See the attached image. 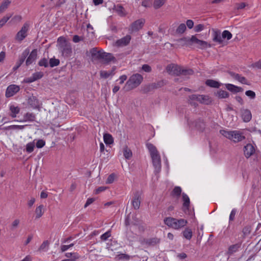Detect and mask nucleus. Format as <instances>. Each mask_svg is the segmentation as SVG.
Returning a JSON list of instances; mask_svg holds the SVG:
<instances>
[{"mask_svg": "<svg viewBox=\"0 0 261 261\" xmlns=\"http://www.w3.org/2000/svg\"><path fill=\"white\" fill-rule=\"evenodd\" d=\"M90 53L93 60H99L103 64H108L111 62L114 63L116 61V58L112 54L106 53L102 50H97L96 47L92 48Z\"/></svg>", "mask_w": 261, "mask_h": 261, "instance_id": "obj_1", "label": "nucleus"}, {"mask_svg": "<svg viewBox=\"0 0 261 261\" xmlns=\"http://www.w3.org/2000/svg\"><path fill=\"white\" fill-rule=\"evenodd\" d=\"M178 42L185 41V45L191 46L195 45V46L200 49H205L207 47H211V45L206 41L201 40L198 39L196 35H193L190 38L183 37L177 40Z\"/></svg>", "mask_w": 261, "mask_h": 261, "instance_id": "obj_2", "label": "nucleus"}, {"mask_svg": "<svg viewBox=\"0 0 261 261\" xmlns=\"http://www.w3.org/2000/svg\"><path fill=\"white\" fill-rule=\"evenodd\" d=\"M57 43L58 49L62 55L66 58L70 57L72 54L71 43L63 36L58 38Z\"/></svg>", "mask_w": 261, "mask_h": 261, "instance_id": "obj_3", "label": "nucleus"}, {"mask_svg": "<svg viewBox=\"0 0 261 261\" xmlns=\"http://www.w3.org/2000/svg\"><path fill=\"white\" fill-rule=\"evenodd\" d=\"M143 80L142 75L139 73H135L131 75L126 82L124 89L127 91L133 90L138 87Z\"/></svg>", "mask_w": 261, "mask_h": 261, "instance_id": "obj_4", "label": "nucleus"}, {"mask_svg": "<svg viewBox=\"0 0 261 261\" xmlns=\"http://www.w3.org/2000/svg\"><path fill=\"white\" fill-rule=\"evenodd\" d=\"M164 223L170 228L174 229H179L186 226L188 222L184 219H177L168 217L164 219Z\"/></svg>", "mask_w": 261, "mask_h": 261, "instance_id": "obj_5", "label": "nucleus"}, {"mask_svg": "<svg viewBox=\"0 0 261 261\" xmlns=\"http://www.w3.org/2000/svg\"><path fill=\"white\" fill-rule=\"evenodd\" d=\"M29 27V23L28 22H25L20 30L16 34L15 39L20 42L22 41L27 37Z\"/></svg>", "mask_w": 261, "mask_h": 261, "instance_id": "obj_6", "label": "nucleus"}, {"mask_svg": "<svg viewBox=\"0 0 261 261\" xmlns=\"http://www.w3.org/2000/svg\"><path fill=\"white\" fill-rule=\"evenodd\" d=\"M141 195V192L139 191H136L133 193L132 204L133 208L136 210H139L140 207L142 200Z\"/></svg>", "mask_w": 261, "mask_h": 261, "instance_id": "obj_7", "label": "nucleus"}, {"mask_svg": "<svg viewBox=\"0 0 261 261\" xmlns=\"http://www.w3.org/2000/svg\"><path fill=\"white\" fill-rule=\"evenodd\" d=\"M145 22V20L143 18H141L135 21L130 25L129 31L130 33L138 32L143 28Z\"/></svg>", "mask_w": 261, "mask_h": 261, "instance_id": "obj_8", "label": "nucleus"}, {"mask_svg": "<svg viewBox=\"0 0 261 261\" xmlns=\"http://www.w3.org/2000/svg\"><path fill=\"white\" fill-rule=\"evenodd\" d=\"M28 106L34 109L40 110L41 105L37 97L33 95L29 96L27 99Z\"/></svg>", "mask_w": 261, "mask_h": 261, "instance_id": "obj_9", "label": "nucleus"}, {"mask_svg": "<svg viewBox=\"0 0 261 261\" xmlns=\"http://www.w3.org/2000/svg\"><path fill=\"white\" fill-rule=\"evenodd\" d=\"M182 199L184 202L183 204H182V211L184 212V213L186 214H188V215L192 214V212L190 210V199H189L188 196L185 193H183L182 194Z\"/></svg>", "mask_w": 261, "mask_h": 261, "instance_id": "obj_10", "label": "nucleus"}, {"mask_svg": "<svg viewBox=\"0 0 261 261\" xmlns=\"http://www.w3.org/2000/svg\"><path fill=\"white\" fill-rule=\"evenodd\" d=\"M181 66L176 64H169L166 67L167 72L170 74H173L177 76L180 75Z\"/></svg>", "mask_w": 261, "mask_h": 261, "instance_id": "obj_11", "label": "nucleus"}, {"mask_svg": "<svg viewBox=\"0 0 261 261\" xmlns=\"http://www.w3.org/2000/svg\"><path fill=\"white\" fill-rule=\"evenodd\" d=\"M20 90L19 86L12 84L9 85L6 89L5 92V96L7 98H10L12 97L17 93H18Z\"/></svg>", "mask_w": 261, "mask_h": 261, "instance_id": "obj_12", "label": "nucleus"}, {"mask_svg": "<svg viewBox=\"0 0 261 261\" xmlns=\"http://www.w3.org/2000/svg\"><path fill=\"white\" fill-rule=\"evenodd\" d=\"M154 168V173L158 174L161 169V159L159 154L151 156Z\"/></svg>", "mask_w": 261, "mask_h": 261, "instance_id": "obj_13", "label": "nucleus"}, {"mask_svg": "<svg viewBox=\"0 0 261 261\" xmlns=\"http://www.w3.org/2000/svg\"><path fill=\"white\" fill-rule=\"evenodd\" d=\"M29 53H30V50L28 48L25 49L22 52V53L21 54V55L19 57L18 61L16 62V65L14 66L13 67V70L14 71H16V70H17L19 68V67L22 65V64L25 61V60L26 58L27 57V56L29 55Z\"/></svg>", "mask_w": 261, "mask_h": 261, "instance_id": "obj_14", "label": "nucleus"}, {"mask_svg": "<svg viewBox=\"0 0 261 261\" xmlns=\"http://www.w3.org/2000/svg\"><path fill=\"white\" fill-rule=\"evenodd\" d=\"M245 139V137L243 135V134L238 130L231 131V134L230 137L231 140H232L234 142H239Z\"/></svg>", "mask_w": 261, "mask_h": 261, "instance_id": "obj_15", "label": "nucleus"}, {"mask_svg": "<svg viewBox=\"0 0 261 261\" xmlns=\"http://www.w3.org/2000/svg\"><path fill=\"white\" fill-rule=\"evenodd\" d=\"M228 73L232 77L237 80L241 83L247 85H250V83L248 81L245 77L242 76L241 75L231 71H228Z\"/></svg>", "mask_w": 261, "mask_h": 261, "instance_id": "obj_16", "label": "nucleus"}, {"mask_svg": "<svg viewBox=\"0 0 261 261\" xmlns=\"http://www.w3.org/2000/svg\"><path fill=\"white\" fill-rule=\"evenodd\" d=\"M255 152L254 146L250 143L247 144L244 147V153L246 158H249Z\"/></svg>", "mask_w": 261, "mask_h": 261, "instance_id": "obj_17", "label": "nucleus"}, {"mask_svg": "<svg viewBox=\"0 0 261 261\" xmlns=\"http://www.w3.org/2000/svg\"><path fill=\"white\" fill-rule=\"evenodd\" d=\"M131 40V36L129 35H127L125 37L118 39L116 41V45L118 47L124 46L128 45Z\"/></svg>", "mask_w": 261, "mask_h": 261, "instance_id": "obj_18", "label": "nucleus"}, {"mask_svg": "<svg viewBox=\"0 0 261 261\" xmlns=\"http://www.w3.org/2000/svg\"><path fill=\"white\" fill-rule=\"evenodd\" d=\"M161 242V239L157 237L151 238L144 240V243L148 246L153 247Z\"/></svg>", "mask_w": 261, "mask_h": 261, "instance_id": "obj_19", "label": "nucleus"}, {"mask_svg": "<svg viewBox=\"0 0 261 261\" xmlns=\"http://www.w3.org/2000/svg\"><path fill=\"white\" fill-rule=\"evenodd\" d=\"M226 88L230 92L233 93H237L239 92H242L244 89L239 86H237L231 84H226L225 85Z\"/></svg>", "mask_w": 261, "mask_h": 261, "instance_id": "obj_20", "label": "nucleus"}, {"mask_svg": "<svg viewBox=\"0 0 261 261\" xmlns=\"http://www.w3.org/2000/svg\"><path fill=\"white\" fill-rule=\"evenodd\" d=\"M37 57V49H33L30 55H29L28 58L27 59L25 64L27 66H29L31 65L34 61H35Z\"/></svg>", "mask_w": 261, "mask_h": 261, "instance_id": "obj_21", "label": "nucleus"}, {"mask_svg": "<svg viewBox=\"0 0 261 261\" xmlns=\"http://www.w3.org/2000/svg\"><path fill=\"white\" fill-rule=\"evenodd\" d=\"M242 118L245 122H249L252 118L251 111L248 109L241 110Z\"/></svg>", "mask_w": 261, "mask_h": 261, "instance_id": "obj_22", "label": "nucleus"}, {"mask_svg": "<svg viewBox=\"0 0 261 261\" xmlns=\"http://www.w3.org/2000/svg\"><path fill=\"white\" fill-rule=\"evenodd\" d=\"M196 128L200 131H203L205 127V123L203 119H198L193 122Z\"/></svg>", "mask_w": 261, "mask_h": 261, "instance_id": "obj_23", "label": "nucleus"}, {"mask_svg": "<svg viewBox=\"0 0 261 261\" xmlns=\"http://www.w3.org/2000/svg\"><path fill=\"white\" fill-rule=\"evenodd\" d=\"M241 246V243H238L234 245H232L228 247L227 254L229 255L233 254L239 250V249Z\"/></svg>", "mask_w": 261, "mask_h": 261, "instance_id": "obj_24", "label": "nucleus"}, {"mask_svg": "<svg viewBox=\"0 0 261 261\" xmlns=\"http://www.w3.org/2000/svg\"><path fill=\"white\" fill-rule=\"evenodd\" d=\"M153 86L154 85H153L152 83L143 85L141 87V91L143 94L148 93L155 90Z\"/></svg>", "mask_w": 261, "mask_h": 261, "instance_id": "obj_25", "label": "nucleus"}, {"mask_svg": "<svg viewBox=\"0 0 261 261\" xmlns=\"http://www.w3.org/2000/svg\"><path fill=\"white\" fill-rule=\"evenodd\" d=\"M205 84L210 87L219 88L221 84L216 81L213 80H207L205 81Z\"/></svg>", "mask_w": 261, "mask_h": 261, "instance_id": "obj_26", "label": "nucleus"}, {"mask_svg": "<svg viewBox=\"0 0 261 261\" xmlns=\"http://www.w3.org/2000/svg\"><path fill=\"white\" fill-rule=\"evenodd\" d=\"M10 110L11 111V114L10 116L12 118H15L16 117V115L18 114L20 112V108L18 106H15L14 105H11L10 106Z\"/></svg>", "mask_w": 261, "mask_h": 261, "instance_id": "obj_27", "label": "nucleus"}, {"mask_svg": "<svg viewBox=\"0 0 261 261\" xmlns=\"http://www.w3.org/2000/svg\"><path fill=\"white\" fill-rule=\"evenodd\" d=\"M215 94L219 98H226L229 96V93L226 91L223 90H220L218 91Z\"/></svg>", "mask_w": 261, "mask_h": 261, "instance_id": "obj_28", "label": "nucleus"}, {"mask_svg": "<svg viewBox=\"0 0 261 261\" xmlns=\"http://www.w3.org/2000/svg\"><path fill=\"white\" fill-rule=\"evenodd\" d=\"M199 102L208 105L212 103V100L208 95H200Z\"/></svg>", "mask_w": 261, "mask_h": 261, "instance_id": "obj_29", "label": "nucleus"}, {"mask_svg": "<svg viewBox=\"0 0 261 261\" xmlns=\"http://www.w3.org/2000/svg\"><path fill=\"white\" fill-rule=\"evenodd\" d=\"M213 41L214 42H218L219 44H221L223 42L222 35L221 36V33L220 31H215L214 34Z\"/></svg>", "mask_w": 261, "mask_h": 261, "instance_id": "obj_30", "label": "nucleus"}, {"mask_svg": "<svg viewBox=\"0 0 261 261\" xmlns=\"http://www.w3.org/2000/svg\"><path fill=\"white\" fill-rule=\"evenodd\" d=\"M146 146L150 152L151 156L159 154L155 146H154L152 144L147 143Z\"/></svg>", "mask_w": 261, "mask_h": 261, "instance_id": "obj_31", "label": "nucleus"}, {"mask_svg": "<svg viewBox=\"0 0 261 261\" xmlns=\"http://www.w3.org/2000/svg\"><path fill=\"white\" fill-rule=\"evenodd\" d=\"M103 140L107 145H111L114 142L113 138L112 135L108 133H105L103 135Z\"/></svg>", "mask_w": 261, "mask_h": 261, "instance_id": "obj_32", "label": "nucleus"}, {"mask_svg": "<svg viewBox=\"0 0 261 261\" xmlns=\"http://www.w3.org/2000/svg\"><path fill=\"white\" fill-rule=\"evenodd\" d=\"M181 194V189L180 187L176 186L174 187L171 193V195L173 197L179 198Z\"/></svg>", "mask_w": 261, "mask_h": 261, "instance_id": "obj_33", "label": "nucleus"}, {"mask_svg": "<svg viewBox=\"0 0 261 261\" xmlns=\"http://www.w3.org/2000/svg\"><path fill=\"white\" fill-rule=\"evenodd\" d=\"M252 227L251 225H247L244 226L242 229L243 237V238H246L249 236L251 232Z\"/></svg>", "mask_w": 261, "mask_h": 261, "instance_id": "obj_34", "label": "nucleus"}, {"mask_svg": "<svg viewBox=\"0 0 261 261\" xmlns=\"http://www.w3.org/2000/svg\"><path fill=\"white\" fill-rule=\"evenodd\" d=\"M182 234L184 238L187 240H190L192 237V231L190 228H186L182 231Z\"/></svg>", "mask_w": 261, "mask_h": 261, "instance_id": "obj_35", "label": "nucleus"}, {"mask_svg": "<svg viewBox=\"0 0 261 261\" xmlns=\"http://www.w3.org/2000/svg\"><path fill=\"white\" fill-rule=\"evenodd\" d=\"M115 10L120 16H125L124 9L122 5H117V6H115Z\"/></svg>", "mask_w": 261, "mask_h": 261, "instance_id": "obj_36", "label": "nucleus"}, {"mask_svg": "<svg viewBox=\"0 0 261 261\" xmlns=\"http://www.w3.org/2000/svg\"><path fill=\"white\" fill-rule=\"evenodd\" d=\"M123 155L126 159H130L132 156V152L130 149L125 146L123 149Z\"/></svg>", "mask_w": 261, "mask_h": 261, "instance_id": "obj_37", "label": "nucleus"}, {"mask_svg": "<svg viewBox=\"0 0 261 261\" xmlns=\"http://www.w3.org/2000/svg\"><path fill=\"white\" fill-rule=\"evenodd\" d=\"M194 73V71L192 69H185L182 67L181 69L180 75L184 76L192 75Z\"/></svg>", "mask_w": 261, "mask_h": 261, "instance_id": "obj_38", "label": "nucleus"}, {"mask_svg": "<svg viewBox=\"0 0 261 261\" xmlns=\"http://www.w3.org/2000/svg\"><path fill=\"white\" fill-rule=\"evenodd\" d=\"M49 242L48 240L44 241L40 246L39 251H46L49 247Z\"/></svg>", "mask_w": 261, "mask_h": 261, "instance_id": "obj_39", "label": "nucleus"}, {"mask_svg": "<svg viewBox=\"0 0 261 261\" xmlns=\"http://www.w3.org/2000/svg\"><path fill=\"white\" fill-rule=\"evenodd\" d=\"M186 26L184 23H181L176 30V33L178 34H183L186 30Z\"/></svg>", "mask_w": 261, "mask_h": 261, "instance_id": "obj_40", "label": "nucleus"}, {"mask_svg": "<svg viewBox=\"0 0 261 261\" xmlns=\"http://www.w3.org/2000/svg\"><path fill=\"white\" fill-rule=\"evenodd\" d=\"M24 118L25 120L34 121L35 119V115L33 113H27L24 116Z\"/></svg>", "mask_w": 261, "mask_h": 261, "instance_id": "obj_41", "label": "nucleus"}, {"mask_svg": "<svg viewBox=\"0 0 261 261\" xmlns=\"http://www.w3.org/2000/svg\"><path fill=\"white\" fill-rule=\"evenodd\" d=\"M232 36L231 33L227 30L224 31L222 33V39H226L228 40H230L232 38Z\"/></svg>", "mask_w": 261, "mask_h": 261, "instance_id": "obj_42", "label": "nucleus"}, {"mask_svg": "<svg viewBox=\"0 0 261 261\" xmlns=\"http://www.w3.org/2000/svg\"><path fill=\"white\" fill-rule=\"evenodd\" d=\"M43 206L42 205H40L39 206L37 207L35 210V213L36 214V218L37 219L40 218L42 214V208Z\"/></svg>", "mask_w": 261, "mask_h": 261, "instance_id": "obj_43", "label": "nucleus"}, {"mask_svg": "<svg viewBox=\"0 0 261 261\" xmlns=\"http://www.w3.org/2000/svg\"><path fill=\"white\" fill-rule=\"evenodd\" d=\"M35 147L34 142H30L26 145V151L28 153H31L34 151Z\"/></svg>", "mask_w": 261, "mask_h": 261, "instance_id": "obj_44", "label": "nucleus"}, {"mask_svg": "<svg viewBox=\"0 0 261 261\" xmlns=\"http://www.w3.org/2000/svg\"><path fill=\"white\" fill-rule=\"evenodd\" d=\"M116 258L117 259V260H129L130 258V256L125 253H120L118 254Z\"/></svg>", "mask_w": 261, "mask_h": 261, "instance_id": "obj_45", "label": "nucleus"}, {"mask_svg": "<svg viewBox=\"0 0 261 261\" xmlns=\"http://www.w3.org/2000/svg\"><path fill=\"white\" fill-rule=\"evenodd\" d=\"M49 66L51 67L57 66L60 64V60L55 58H51L49 62Z\"/></svg>", "mask_w": 261, "mask_h": 261, "instance_id": "obj_46", "label": "nucleus"}, {"mask_svg": "<svg viewBox=\"0 0 261 261\" xmlns=\"http://www.w3.org/2000/svg\"><path fill=\"white\" fill-rule=\"evenodd\" d=\"M164 4V0H154L153 3V7L155 9H158L161 7Z\"/></svg>", "mask_w": 261, "mask_h": 261, "instance_id": "obj_47", "label": "nucleus"}, {"mask_svg": "<svg viewBox=\"0 0 261 261\" xmlns=\"http://www.w3.org/2000/svg\"><path fill=\"white\" fill-rule=\"evenodd\" d=\"M43 75L44 74L41 71L36 72L32 74V76L35 81L41 79L43 76Z\"/></svg>", "mask_w": 261, "mask_h": 261, "instance_id": "obj_48", "label": "nucleus"}, {"mask_svg": "<svg viewBox=\"0 0 261 261\" xmlns=\"http://www.w3.org/2000/svg\"><path fill=\"white\" fill-rule=\"evenodd\" d=\"M220 133L223 136L227 138V139L229 140L230 139L231 131H228L224 129H221L220 130Z\"/></svg>", "mask_w": 261, "mask_h": 261, "instance_id": "obj_49", "label": "nucleus"}, {"mask_svg": "<svg viewBox=\"0 0 261 261\" xmlns=\"http://www.w3.org/2000/svg\"><path fill=\"white\" fill-rule=\"evenodd\" d=\"M38 65L40 66H44V67H47L48 66L47 59L45 58L41 59L38 62Z\"/></svg>", "mask_w": 261, "mask_h": 261, "instance_id": "obj_50", "label": "nucleus"}, {"mask_svg": "<svg viewBox=\"0 0 261 261\" xmlns=\"http://www.w3.org/2000/svg\"><path fill=\"white\" fill-rule=\"evenodd\" d=\"M11 15H6L0 20V28H1L10 18Z\"/></svg>", "mask_w": 261, "mask_h": 261, "instance_id": "obj_51", "label": "nucleus"}, {"mask_svg": "<svg viewBox=\"0 0 261 261\" xmlns=\"http://www.w3.org/2000/svg\"><path fill=\"white\" fill-rule=\"evenodd\" d=\"M111 75H112V72H109L104 70L100 71V76L101 78L107 79Z\"/></svg>", "mask_w": 261, "mask_h": 261, "instance_id": "obj_52", "label": "nucleus"}, {"mask_svg": "<svg viewBox=\"0 0 261 261\" xmlns=\"http://www.w3.org/2000/svg\"><path fill=\"white\" fill-rule=\"evenodd\" d=\"M245 95L250 99H253L256 97L255 93L252 90H247L245 92Z\"/></svg>", "mask_w": 261, "mask_h": 261, "instance_id": "obj_53", "label": "nucleus"}, {"mask_svg": "<svg viewBox=\"0 0 261 261\" xmlns=\"http://www.w3.org/2000/svg\"><path fill=\"white\" fill-rule=\"evenodd\" d=\"M153 85H154V89H156L159 88H161L163 87L165 85L164 81H159L157 82L156 83H152Z\"/></svg>", "mask_w": 261, "mask_h": 261, "instance_id": "obj_54", "label": "nucleus"}, {"mask_svg": "<svg viewBox=\"0 0 261 261\" xmlns=\"http://www.w3.org/2000/svg\"><path fill=\"white\" fill-rule=\"evenodd\" d=\"M200 95L199 94H192L189 96V101H194L196 100L199 102L200 100Z\"/></svg>", "mask_w": 261, "mask_h": 261, "instance_id": "obj_55", "label": "nucleus"}, {"mask_svg": "<svg viewBox=\"0 0 261 261\" xmlns=\"http://www.w3.org/2000/svg\"><path fill=\"white\" fill-rule=\"evenodd\" d=\"M10 3H11V2L9 1V0L5 1L1 4V5L0 6L1 9H2L3 11H4L5 9H6L8 8V6L9 5V4Z\"/></svg>", "mask_w": 261, "mask_h": 261, "instance_id": "obj_56", "label": "nucleus"}, {"mask_svg": "<svg viewBox=\"0 0 261 261\" xmlns=\"http://www.w3.org/2000/svg\"><path fill=\"white\" fill-rule=\"evenodd\" d=\"M237 209H236V208H233L232 210V211L230 214V215H229V222L233 221L234 220L235 216L237 213Z\"/></svg>", "mask_w": 261, "mask_h": 261, "instance_id": "obj_57", "label": "nucleus"}, {"mask_svg": "<svg viewBox=\"0 0 261 261\" xmlns=\"http://www.w3.org/2000/svg\"><path fill=\"white\" fill-rule=\"evenodd\" d=\"M142 70L146 72H150L152 70L151 67L148 64H144L142 65Z\"/></svg>", "mask_w": 261, "mask_h": 261, "instance_id": "obj_58", "label": "nucleus"}, {"mask_svg": "<svg viewBox=\"0 0 261 261\" xmlns=\"http://www.w3.org/2000/svg\"><path fill=\"white\" fill-rule=\"evenodd\" d=\"M45 144V142L42 139L39 140L37 141L36 145L38 148H42Z\"/></svg>", "mask_w": 261, "mask_h": 261, "instance_id": "obj_59", "label": "nucleus"}, {"mask_svg": "<svg viewBox=\"0 0 261 261\" xmlns=\"http://www.w3.org/2000/svg\"><path fill=\"white\" fill-rule=\"evenodd\" d=\"M111 236L110 231H107L100 236V239L103 241H106Z\"/></svg>", "mask_w": 261, "mask_h": 261, "instance_id": "obj_60", "label": "nucleus"}, {"mask_svg": "<svg viewBox=\"0 0 261 261\" xmlns=\"http://www.w3.org/2000/svg\"><path fill=\"white\" fill-rule=\"evenodd\" d=\"M204 29V25L202 24H199L194 27V31L195 32H199Z\"/></svg>", "mask_w": 261, "mask_h": 261, "instance_id": "obj_61", "label": "nucleus"}, {"mask_svg": "<svg viewBox=\"0 0 261 261\" xmlns=\"http://www.w3.org/2000/svg\"><path fill=\"white\" fill-rule=\"evenodd\" d=\"M115 178V174L114 173L111 174L110 175H109L107 180L106 183L107 184H112L114 181Z\"/></svg>", "mask_w": 261, "mask_h": 261, "instance_id": "obj_62", "label": "nucleus"}, {"mask_svg": "<svg viewBox=\"0 0 261 261\" xmlns=\"http://www.w3.org/2000/svg\"><path fill=\"white\" fill-rule=\"evenodd\" d=\"M27 125H13L9 126V128L12 129H23Z\"/></svg>", "mask_w": 261, "mask_h": 261, "instance_id": "obj_63", "label": "nucleus"}, {"mask_svg": "<svg viewBox=\"0 0 261 261\" xmlns=\"http://www.w3.org/2000/svg\"><path fill=\"white\" fill-rule=\"evenodd\" d=\"M84 40V37H81V36H79L78 35H74L73 36V41L74 42V43H77V42H79L80 41H82Z\"/></svg>", "mask_w": 261, "mask_h": 261, "instance_id": "obj_64", "label": "nucleus"}]
</instances>
